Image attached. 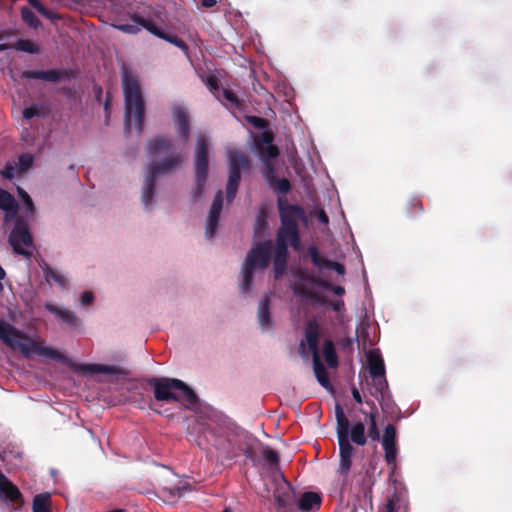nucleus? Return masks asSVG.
Masks as SVG:
<instances>
[{
  "instance_id": "nucleus-22",
  "label": "nucleus",
  "mask_w": 512,
  "mask_h": 512,
  "mask_svg": "<svg viewBox=\"0 0 512 512\" xmlns=\"http://www.w3.org/2000/svg\"><path fill=\"white\" fill-rule=\"evenodd\" d=\"M367 361L372 378L385 375V364L378 351H370L367 355Z\"/></svg>"
},
{
  "instance_id": "nucleus-49",
  "label": "nucleus",
  "mask_w": 512,
  "mask_h": 512,
  "mask_svg": "<svg viewBox=\"0 0 512 512\" xmlns=\"http://www.w3.org/2000/svg\"><path fill=\"white\" fill-rule=\"evenodd\" d=\"M248 121L256 128L263 129L267 126V121L258 116H250Z\"/></svg>"
},
{
  "instance_id": "nucleus-16",
  "label": "nucleus",
  "mask_w": 512,
  "mask_h": 512,
  "mask_svg": "<svg viewBox=\"0 0 512 512\" xmlns=\"http://www.w3.org/2000/svg\"><path fill=\"white\" fill-rule=\"evenodd\" d=\"M174 123L178 137L186 143L190 135V124L186 111L183 108L177 107L173 111Z\"/></svg>"
},
{
  "instance_id": "nucleus-5",
  "label": "nucleus",
  "mask_w": 512,
  "mask_h": 512,
  "mask_svg": "<svg viewBox=\"0 0 512 512\" xmlns=\"http://www.w3.org/2000/svg\"><path fill=\"white\" fill-rule=\"evenodd\" d=\"M148 384L154 389V397L159 402H180L183 399L187 408H195L199 404L197 394L179 379L153 377L148 379Z\"/></svg>"
},
{
  "instance_id": "nucleus-31",
  "label": "nucleus",
  "mask_w": 512,
  "mask_h": 512,
  "mask_svg": "<svg viewBox=\"0 0 512 512\" xmlns=\"http://www.w3.org/2000/svg\"><path fill=\"white\" fill-rule=\"evenodd\" d=\"M350 439L356 445L363 446L366 444L365 425L362 422H357L352 426Z\"/></svg>"
},
{
  "instance_id": "nucleus-64",
  "label": "nucleus",
  "mask_w": 512,
  "mask_h": 512,
  "mask_svg": "<svg viewBox=\"0 0 512 512\" xmlns=\"http://www.w3.org/2000/svg\"><path fill=\"white\" fill-rule=\"evenodd\" d=\"M244 454H245V456H246L248 459L253 460V458H254V454H253L252 449L247 448Z\"/></svg>"
},
{
  "instance_id": "nucleus-21",
  "label": "nucleus",
  "mask_w": 512,
  "mask_h": 512,
  "mask_svg": "<svg viewBox=\"0 0 512 512\" xmlns=\"http://www.w3.org/2000/svg\"><path fill=\"white\" fill-rule=\"evenodd\" d=\"M39 266L44 274L45 280L48 284H56L61 288H66L67 286V279L66 277L61 274L59 271L54 270L49 266L48 263L45 261H41L39 263Z\"/></svg>"
},
{
  "instance_id": "nucleus-26",
  "label": "nucleus",
  "mask_w": 512,
  "mask_h": 512,
  "mask_svg": "<svg viewBox=\"0 0 512 512\" xmlns=\"http://www.w3.org/2000/svg\"><path fill=\"white\" fill-rule=\"evenodd\" d=\"M18 204L8 191L0 189V209L7 214L15 215L17 213Z\"/></svg>"
},
{
  "instance_id": "nucleus-3",
  "label": "nucleus",
  "mask_w": 512,
  "mask_h": 512,
  "mask_svg": "<svg viewBox=\"0 0 512 512\" xmlns=\"http://www.w3.org/2000/svg\"><path fill=\"white\" fill-rule=\"evenodd\" d=\"M121 82L124 95V126L125 131L131 129L133 119L138 133H141L145 118V101L137 76L127 66L121 68Z\"/></svg>"
},
{
  "instance_id": "nucleus-63",
  "label": "nucleus",
  "mask_w": 512,
  "mask_h": 512,
  "mask_svg": "<svg viewBox=\"0 0 512 512\" xmlns=\"http://www.w3.org/2000/svg\"><path fill=\"white\" fill-rule=\"evenodd\" d=\"M8 49H13V45L8 43L0 44V52H3Z\"/></svg>"
},
{
  "instance_id": "nucleus-30",
  "label": "nucleus",
  "mask_w": 512,
  "mask_h": 512,
  "mask_svg": "<svg viewBox=\"0 0 512 512\" xmlns=\"http://www.w3.org/2000/svg\"><path fill=\"white\" fill-rule=\"evenodd\" d=\"M50 499H51V496L49 493L37 494L33 499L32 511L33 512H51Z\"/></svg>"
},
{
  "instance_id": "nucleus-33",
  "label": "nucleus",
  "mask_w": 512,
  "mask_h": 512,
  "mask_svg": "<svg viewBox=\"0 0 512 512\" xmlns=\"http://www.w3.org/2000/svg\"><path fill=\"white\" fill-rule=\"evenodd\" d=\"M337 421V435L339 440H349L350 423L346 416L340 417Z\"/></svg>"
},
{
  "instance_id": "nucleus-41",
  "label": "nucleus",
  "mask_w": 512,
  "mask_h": 512,
  "mask_svg": "<svg viewBox=\"0 0 512 512\" xmlns=\"http://www.w3.org/2000/svg\"><path fill=\"white\" fill-rule=\"evenodd\" d=\"M34 158L29 153H23L18 157V170L20 172H26L33 164Z\"/></svg>"
},
{
  "instance_id": "nucleus-38",
  "label": "nucleus",
  "mask_w": 512,
  "mask_h": 512,
  "mask_svg": "<svg viewBox=\"0 0 512 512\" xmlns=\"http://www.w3.org/2000/svg\"><path fill=\"white\" fill-rule=\"evenodd\" d=\"M28 2L45 18L50 20L59 18L58 15L47 9L39 0H28Z\"/></svg>"
},
{
  "instance_id": "nucleus-10",
  "label": "nucleus",
  "mask_w": 512,
  "mask_h": 512,
  "mask_svg": "<svg viewBox=\"0 0 512 512\" xmlns=\"http://www.w3.org/2000/svg\"><path fill=\"white\" fill-rule=\"evenodd\" d=\"M321 335V328L316 320L307 321L304 328V340L299 344V353L305 357L307 356L306 347L311 353L312 357L319 355V340Z\"/></svg>"
},
{
  "instance_id": "nucleus-48",
  "label": "nucleus",
  "mask_w": 512,
  "mask_h": 512,
  "mask_svg": "<svg viewBox=\"0 0 512 512\" xmlns=\"http://www.w3.org/2000/svg\"><path fill=\"white\" fill-rule=\"evenodd\" d=\"M20 195L22 197L23 203H24L27 211L30 214H33L34 211H35V206H34V203H33L32 199H31V197L24 190L20 191Z\"/></svg>"
},
{
  "instance_id": "nucleus-54",
  "label": "nucleus",
  "mask_w": 512,
  "mask_h": 512,
  "mask_svg": "<svg viewBox=\"0 0 512 512\" xmlns=\"http://www.w3.org/2000/svg\"><path fill=\"white\" fill-rule=\"evenodd\" d=\"M317 219L320 223L327 225L329 223V218L324 210H319L317 213Z\"/></svg>"
},
{
  "instance_id": "nucleus-46",
  "label": "nucleus",
  "mask_w": 512,
  "mask_h": 512,
  "mask_svg": "<svg viewBox=\"0 0 512 512\" xmlns=\"http://www.w3.org/2000/svg\"><path fill=\"white\" fill-rule=\"evenodd\" d=\"M140 25L138 23L136 24H118L114 25L116 29H118L121 32L127 33V34H138L140 32Z\"/></svg>"
},
{
  "instance_id": "nucleus-25",
  "label": "nucleus",
  "mask_w": 512,
  "mask_h": 512,
  "mask_svg": "<svg viewBox=\"0 0 512 512\" xmlns=\"http://www.w3.org/2000/svg\"><path fill=\"white\" fill-rule=\"evenodd\" d=\"M367 405H370L372 411L367 414L369 419V427H368V437L373 441H379L380 432L377 425V409L373 401H366Z\"/></svg>"
},
{
  "instance_id": "nucleus-2",
  "label": "nucleus",
  "mask_w": 512,
  "mask_h": 512,
  "mask_svg": "<svg viewBox=\"0 0 512 512\" xmlns=\"http://www.w3.org/2000/svg\"><path fill=\"white\" fill-rule=\"evenodd\" d=\"M173 149L174 144L172 139L162 135L153 137L147 144V153L149 156L153 157L167 153L168 157L148 166L142 192V202L146 208L152 203L155 192V182L158 176L170 173L183 161L182 154L174 153Z\"/></svg>"
},
{
  "instance_id": "nucleus-43",
  "label": "nucleus",
  "mask_w": 512,
  "mask_h": 512,
  "mask_svg": "<svg viewBox=\"0 0 512 512\" xmlns=\"http://www.w3.org/2000/svg\"><path fill=\"white\" fill-rule=\"evenodd\" d=\"M383 443H396V428L393 424H388L385 427L382 438V444Z\"/></svg>"
},
{
  "instance_id": "nucleus-32",
  "label": "nucleus",
  "mask_w": 512,
  "mask_h": 512,
  "mask_svg": "<svg viewBox=\"0 0 512 512\" xmlns=\"http://www.w3.org/2000/svg\"><path fill=\"white\" fill-rule=\"evenodd\" d=\"M388 389V382L384 376H377L372 378L371 395L378 399V396L383 398L384 392Z\"/></svg>"
},
{
  "instance_id": "nucleus-12",
  "label": "nucleus",
  "mask_w": 512,
  "mask_h": 512,
  "mask_svg": "<svg viewBox=\"0 0 512 512\" xmlns=\"http://www.w3.org/2000/svg\"><path fill=\"white\" fill-rule=\"evenodd\" d=\"M223 207V194L222 191H218L214 197L212 205L210 207L209 215L206 224V237L212 238L218 227L219 217Z\"/></svg>"
},
{
  "instance_id": "nucleus-17",
  "label": "nucleus",
  "mask_w": 512,
  "mask_h": 512,
  "mask_svg": "<svg viewBox=\"0 0 512 512\" xmlns=\"http://www.w3.org/2000/svg\"><path fill=\"white\" fill-rule=\"evenodd\" d=\"M338 443L340 452V465L338 471L342 476H347L351 469V458L354 448L350 444L349 440H339Z\"/></svg>"
},
{
  "instance_id": "nucleus-50",
  "label": "nucleus",
  "mask_w": 512,
  "mask_h": 512,
  "mask_svg": "<svg viewBox=\"0 0 512 512\" xmlns=\"http://www.w3.org/2000/svg\"><path fill=\"white\" fill-rule=\"evenodd\" d=\"M40 112L37 107L31 106L27 107L23 110V118L26 120H30L35 116H39Z\"/></svg>"
},
{
  "instance_id": "nucleus-8",
  "label": "nucleus",
  "mask_w": 512,
  "mask_h": 512,
  "mask_svg": "<svg viewBox=\"0 0 512 512\" xmlns=\"http://www.w3.org/2000/svg\"><path fill=\"white\" fill-rule=\"evenodd\" d=\"M9 243L15 253L26 257L31 256V252L27 251L25 247L33 245V239L29 232L28 224L21 218L15 221L14 227L9 235Z\"/></svg>"
},
{
  "instance_id": "nucleus-20",
  "label": "nucleus",
  "mask_w": 512,
  "mask_h": 512,
  "mask_svg": "<svg viewBox=\"0 0 512 512\" xmlns=\"http://www.w3.org/2000/svg\"><path fill=\"white\" fill-rule=\"evenodd\" d=\"M45 309L50 313L55 314L61 321L72 328H77L80 324L79 318L70 310L59 308L51 303H46Z\"/></svg>"
},
{
  "instance_id": "nucleus-40",
  "label": "nucleus",
  "mask_w": 512,
  "mask_h": 512,
  "mask_svg": "<svg viewBox=\"0 0 512 512\" xmlns=\"http://www.w3.org/2000/svg\"><path fill=\"white\" fill-rule=\"evenodd\" d=\"M268 185L271 188L280 192L281 194H287L291 190V183L286 178H282V179L275 178V180L272 181V184H268Z\"/></svg>"
},
{
  "instance_id": "nucleus-47",
  "label": "nucleus",
  "mask_w": 512,
  "mask_h": 512,
  "mask_svg": "<svg viewBox=\"0 0 512 512\" xmlns=\"http://www.w3.org/2000/svg\"><path fill=\"white\" fill-rule=\"evenodd\" d=\"M17 165L13 163H7L3 170L0 171V174L8 179L12 180L16 175Z\"/></svg>"
},
{
  "instance_id": "nucleus-51",
  "label": "nucleus",
  "mask_w": 512,
  "mask_h": 512,
  "mask_svg": "<svg viewBox=\"0 0 512 512\" xmlns=\"http://www.w3.org/2000/svg\"><path fill=\"white\" fill-rule=\"evenodd\" d=\"M206 85L212 92H216L219 90V80L215 76H209L206 81Z\"/></svg>"
},
{
  "instance_id": "nucleus-1",
  "label": "nucleus",
  "mask_w": 512,
  "mask_h": 512,
  "mask_svg": "<svg viewBox=\"0 0 512 512\" xmlns=\"http://www.w3.org/2000/svg\"><path fill=\"white\" fill-rule=\"evenodd\" d=\"M280 217V227L276 232L275 244L271 240L256 242L248 252L242 265L241 290L247 293L250 289L254 271L266 269L271 261L273 251L274 278L280 279L286 269L289 258L288 246L295 251L301 248V238L298 221H306V213L298 204H288L282 198L277 201Z\"/></svg>"
},
{
  "instance_id": "nucleus-6",
  "label": "nucleus",
  "mask_w": 512,
  "mask_h": 512,
  "mask_svg": "<svg viewBox=\"0 0 512 512\" xmlns=\"http://www.w3.org/2000/svg\"><path fill=\"white\" fill-rule=\"evenodd\" d=\"M208 150L207 138L202 134L198 135L194 157L196 186L193 190V197L195 199L202 196L206 184L209 167Z\"/></svg>"
},
{
  "instance_id": "nucleus-9",
  "label": "nucleus",
  "mask_w": 512,
  "mask_h": 512,
  "mask_svg": "<svg viewBox=\"0 0 512 512\" xmlns=\"http://www.w3.org/2000/svg\"><path fill=\"white\" fill-rule=\"evenodd\" d=\"M130 18L134 23H138L139 25H141V27L146 29L148 32H150L154 36L175 45L176 47L181 49L186 55L188 54L189 47L182 39H180L176 35L164 32L156 25V23L152 19H146L137 13H134L133 15H131Z\"/></svg>"
},
{
  "instance_id": "nucleus-59",
  "label": "nucleus",
  "mask_w": 512,
  "mask_h": 512,
  "mask_svg": "<svg viewBox=\"0 0 512 512\" xmlns=\"http://www.w3.org/2000/svg\"><path fill=\"white\" fill-rule=\"evenodd\" d=\"M335 416H336V420L339 419L340 417L342 418L345 416L343 408L339 404H336V406H335Z\"/></svg>"
},
{
  "instance_id": "nucleus-18",
  "label": "nucleus",
  "mask_w": 512,
  "mask_h": 512,
  "mask_svg": "<svg viewBox=\"0 0 512 512\" xmlns=\"http://www.w3.org/2000/svg\"><path fill=\"white\" fill-rule=\"evenodd\" d=\"M424 213L422 201L417 196L406 200L402 208V214L407 220H415Z\"/></svg>"
},
{
  "instance_id": "nucleus-52",
  "label": "nucleus",
  "mask_w": 512,
  "mask_h": 512,
  "mask_svg": "<svg viewBox=\"0 0 512 512\" xmlns=\"http://www.w3.org/2000/svg\"><path fill=\"white\" fill-rule=\"evenodd\" d=\"M93 299H94V295H93V293H92V292H90V291H85V292H83V293H82V295H81V303H82L83 305H89V304H91V303H92V301H93Z\"/></svg>"
},
{
  "instance_id": "nucleus-7",
  "label": "nucleus",
  "mask_w": 512,
  "mask_h": 512,
  "mask_svg": "<svg viewBox=\"0 0 512 512\" xmlns=\"http://www.w3.org/2000/svg\"><path fill=\"white\" fill-rule=\"evenodd\" d=\"M249 158L241 151H233L229 155V176L226 186V198L232 202L238 191L241 180V170L250 169Z\"/></svg>"
},
{
  "instance_id": "nucleus-58",
  "label": "nucleus",
  "mask_w": 512,
  "mask_h": 512,
  "mask_svg": "<svg viewBox=\"0 0 512 512\" xmlns=\"http://www.w3.org/2000/svg\"><path fill=\"white\" fill-rule=\"evenodd\" d=\"M351 392H352L353 399H354L357 403L361 404V403H362V397H361V394H360V392L358 391V389H357V388H355V387H353Z\"/></svg>"
},
{
  "instance_id": "nucleus-23",
  "label": "nucleus",
  "mask_w": 512,
  "mask_h": 512,
  "mask_svg": "<svg viewBox=\"0 0 512 512\" xmlns=\"http://www.w3.org/2000/svg\"><path fill=\"white\" fill-rule=\"evenodd\" d=\"M258 322L262 329H268L272 324L270 316V297L265 295L259 302Z\"/></svg>"
},
{
  "instance_id": "nucleus-36",
  "label": "nucleus",
  "mask_w": 512,
  "mask_h": 512,
  "mask_svg": "<svg viewBox=\"0 0 512 512\" xmlns=\"http://www.w3.org/2000/svg\"><path fill=\"white\" fill-rule=\"evenodd\" d=\"M385 452V461L388 465L395 464L397 457L396 443H383L382 444Z\"/></svg>"
},
{
  "instance_id": "nucleus-35",
  "label": "nucleus",
  "mask_w": 512,
  "mask_h": 512,
  "mask_svg": "<svg viewBox=\"0 0 512 512\" xmlns=\"http://www.w3.org/2000/svg\"><path fill=\"white\" fill-rule=\"evenodd\" d=\"M21 17L23 21L31 28L37 29L41 22L30 9L24 7L21 9Z\"/></svg>"
},
{
  "instance_id": "nucleus-14",
  "label": "nucleus",
  "mask_w": 512,
  "mask_h": 512,
  "mask_svg": "<svg viewBox=\"0 0 512 512\" xmlns=\"http://www.w3.org/2000/svg\"><path fill=\"white\" fill-rule=\"evenodd\" d=\"M72 369L82 374H110L120 375L124 373V370L115 365H104V364H73Z\"/></svg>"
},
{
  "instance_id": "nucleus-37",
  "label": "nucleus",
  "mask_w": 512,
  "mask_h": 512,
  "mask_svg": "<svg viewBox=\"0 0 512 512\" xmlns=\"http://www.w3.org/2000/svg\"><path fill=\"white\" fill-rule=\"evenodd\" d=\"M262 456L271 467L278 466L279 454L269 446H264L262 450Z\"/></svg>"
},
{
  "instance_id": "nucleus-34",
  "label": "nucleus",
  "mask_w": 512,
  "mask_h": 512,
  "mask_svg": "<svg viewBox=\"0 0 512 512\" xmlns=\"http://www.w3.org/2000/svg\"><path fill=\"white\" fill-rule=\"evenodd\" d=\"M13 49L31 54H36L39 52L38 47L28 39L18 40L15 44H13Z\"/></svg>"
},
{
  "instance_id": "nucleus-55",
  "label": "nucleus",
  "mask_w": 512,
  "mask_h": 512,
  "mask_svg": "<svg viewBox=\"0 0 512 512\" xmlns=\"http://www.w3.org/2000/svg\"><path fill=\"white\" fill-rule=\"evenodd\" d=\"M385 512H396V503L393 498L388 499L385 505Z\"/></svg>"
},
{
  "instance_id": "nucleus-42",
  "label": "nucleus",
  "mask_w": 512,
  "mask_h": 512,
  "mask_svg": "<svg viewBox=\"0 0 512 512\" xmlns=\"http://www.w3.org/2000/svg\"><path fill=\"white\" fill-rule=\"evenodd\" d=\"M268 227L267 216L266 213L262 210L257 216L255 223V234L259 235Z\"/></svg>"
},
{
  "instance_id": "nucleus-39",
  "label": "nucleus",
  "mask_w": 512,
  "mask_h": 512,
  "mask_svg": "<svg viewBox=\"0 0 512 512\" xmlns=\"http://www.w3.org/2000/svg\"><path fill=\"white\" fill-rule=\"evenodd\" d=\"M263 165L262 175L268 184H272V181L277 178L275 166L272 161H263Z\"/></svg>"
},
{
  "instance_id": "nucleus-44",
  "label": "nucleus",
  "mask_w": 512,
  "mask_h": 512,
  "mask_svg": "<svg viewBox=\"0 0 512 512\" xmlns=\"http://www.w3.org/2000/svg\"><path fill=\"white\" fill-rule=\"evenodd\" d=\"M222 95L233 107L240 108L241 102L238 99L237 95L230 89H223Z\"/></svg>"
},
{
  "instance_id": "nucleus-45",
  "label": "nucleus",
  "mask_w": 512,
  "mask_h": 512,
  "mask_svg": "<svg viewBox=\"0 0 512 512\" xmlns=\"http://www.w3.org/2000/svg\"><path fill=\"white\" fill-rule=\"evenodd\" d=\"M273 140V134L269 131H265L255 137L254 144L256 145V143H258L261 145H272Z\"/></svg>"
},
{
  "instance_id": "nucleus-4",
  "label": "nucleus",
  "mask_w": 512,
  "mask_h": 512,
  "mask_svg": "<svg viewBox=\"0 0 512 512\" xmlns=\"http://www.w3.org/2000/svg\"><path fill=\"white\" fill-rule=\"evenodd\" d=\"M0 340L13 350H19L25 357L31 355L46 356L62 361L64 356L57 350L44 347L41 342L28 338V336L16 329L10 323L0 319Z\"/></svg>"
},
{
  "instance_id": "nucleus-53",
  "label": "nucleus",
  "mask_w": 512,
  "mask_h": 512,
  "mask_svg": "<svg viewBox=\"0 0 512 512\" xmlns=\"http://www.w3.org/2000/svg\"><path fill=\"white\" fill-rule=\"evenodd\" d=\"M326 305H330L334 311H341L344 309V301L343 300H336L334 302H331L328 300V303Z\"/></svg>"
},
{
  "instance_id": "nucleus-11",
  "label": "nucleus",
  "mask_w": 512,
  "mask_h": 512,
  "mask_svg": "<svg viewBox=\"0 0 512 512\" xmlns=\"http://www.w3.org/2000/svg\"><path fill=\"white\" fill-rule=\"evenodd\" d=\"M0 493L7 503L15 508L24 505V498L19 488L0 471Z\"/></svg>"
},
{
  "instance_id": "nucleus-27",
  "label": "nucleus",
  "mask_w": 512,
  "mask_h": 512,
  "mask_svg": "<svg viewBox=\"0 0 512 512\" xmlns=\"http://www.w3.org/2000/svg\"><path fill=\"white\" fill-rule=\"evenodd\" d=\"M313 360V369L316 376L317 381L324 387L328 388L330 386V381L328 377L327 370L322 363L320 356L312 357Z\"/></svg>"
},
{
  "instance_id": "nucleus-60",
  "label": "nucleus",
  "mask_w": 512,
  "mask_h": 512,
  "mask_svg": "<svg viewBox=\"0 0 512 512\" xmlns=\"http://www.w3.org/2000/svg\"><path fill=\"white\" fill-rule=\"evenodd\" d=\"M216 0H202L201 1V4L203 7L205 8H211V7H214L216 5Z\"/></svg>"
},
{
  "instance_id": "nucleus-24",
  "label": "nucleus",
  "mask_w": 512,
  "mask_h": 512,
  "mask_svg": "<svg viewBox=\"0 0 512 512\" xmlns=\"http://www.w3.org/2000/svg\"><path fill=\"white\" fill-rule=\"evenodd\" d=\"M321 504V496L316 492H305L302 494L298 507L301 511L309 512L314 506Z\"/></svg>"
},
{
  "instance_id": "nucleus-19",
  "label": "nucleus",
  "mask_w": 512,
  "mask_h": 512,
  "mask_svg": "<svg viewBox=\"0 0 512 512\" xmlns=\"http://www.w3.org/2000/svg\"><path fill=\"white\" fill-rule=\"evenodd\" d=\"M292 290L296 296H299L303 299L311 300L314 303L325 305L328 303V299L319 294L316 291L311 290L306 285L301 283H295L292 285Z\"/></svg>"
},
{
  "instance_id": "nucleus-15",
  "label": "nucleus",
  "mask_w": 512,
  "mask_h": 512,
  "mask_svg": "<svg viewBox=\"0 0 512 512\" xmlns=\"http://www.w3.org/2000/svg\"><path fill=\"white\" fill-rule=\"evenodd\" d=\"M308 255L310 256L312 263L318 268L335 270L339 275H343L345 273L344 265L321 257L316 246H310L308 248Z\"/></svg>"
},
{
  "instance_id": "nucleus-57",
  "label": "nucleus",
  "mask_w": 512,
  "mask_h": 512,
  "mask_svg": "<svg viewBox=\"0 0 512 512\" xmlns=\"http://www.w3.org/2000/svg\"><path fill=\"white\" fill-rule=\"evenodd\" d=\"M330 291H332L334 294L338 296H342L345 293V289L342 286H335L333 284Z\"/></svg>"
},
{
  "instance_id": "nucleus-29",
  "label": "nucleus",
  "mask_w": 512,
  "mask_h": 512,
  "mask_svg": "<svg viewBox=\"0 0 512 512\" xmlns=\"http://www.w3.org/2000/svg\"><path fill=\"white\" fill-rule=\"evenodd\" d=\"M256 151L261 161H272L279 156V149L276 145H261L256 143Z\"/></svg>"
},
{
  "instance_id": "nucleus-28",
  "label": "nucleus",
  "mask_w": 512,
  "mask_h": 512,
  "mask_svg": "<svg viewBox=\"0 0 512 512\" xmlns=\"http://www.w3.org/2000/svg\"><path fill=\"white\" fill-rule=\"evenodd\" d=\"M323 355L327 365L330 368H336L338 366V357L335 349V345L332 340L327 339L323 344Z\"/></svg>"
},
{
  "instance_id": "nucleus-56",
  "label": "nucleus",
  "mask_w": 512,
  "mask_h": 512,
  "mask_svg": "<svg viewBox=\"0 0 512 512\" xmlns=\"http://www.w3.org/2000/svg\"><path fill=\"white\" fill-rule=\"evenodd\" d=\"M374 485V481L369 479L368 480V487L364 490V497L372 499V486Z\"/></svg>"
},
{
  "instance_id": "nucleus-62",
  "label": "nucleus",
  "mask_w": 512,
  "mask_h": 512,
  "mask_svg": "<svg viewBox=\"0 0 512 512\" xmlns=\"http://www.w3.org/2000/svg\"><path fill=\"white\" fill-rule=\"evenodd\" d=\"M319 287H322L323 289H326V290H330L332 287V284L329 281L322 279Z\"/></svg>"
},
{
  "instance_id": "nucleus-61",
  "label": "nucleus",
  "mask_w": 512,
  "mask_h": 512,
  "mask_svg": "<svg viewBox=\"0 0 512 512\" xmlns=\"http://www.w3.org/2000/svg\"><path fill=\"white\" fill-rule=\"evenodd\" d=\"M310 283L312 284H315L317 286L320 285V282L322 281V278L320 277H314V276H310V277H307L306 278Z\"/></svg>"
},
{
  "instance_id": "nucleus-13",
  "label": "nucleus",
  "mask_w": 512,
  "mask_h": 512,
  "mask_svg": "<svg viewBox=\"0 0 512 512\" xmlns=\"http://www.w3.org/2000/svg\"><path fill=\"white\" fill-rule=\"evenodd\" d=\"M21 77L25 79H41L49 82H59L70 78V73L66 69H51L47 71L25 70L21 73Z\"/></svg>"
}]
</instances>
